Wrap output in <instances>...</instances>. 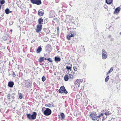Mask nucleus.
<instances>
[{"label":"nucleus","mask_w":121,"mask_h":121,"mask_svg":"<svg viewBox=\"0 0 121 121\" xmlns=\"http://www.w3.org/2000/svg\"><path fill=\"white\" fill-rule=\"evenodd\" d=\"M109 74V73H107V75H108V74Z\"/></svg>","instance_id":"4d7b16f0"},{"label":"nucleus","mask_w":121,"mask_h":121,"mask_svg":"<svg viewBox=\"0 0 121 121\" xmlns=\"http://www.w3.org/2000/svg\"><path fill=\"white\" fill-rule=\"evenodd\" d=\"M71 37H72L70 34L67 35L66 36L67 39L69 40L71 39Z\"/></svg>","instance_id":"a878e982"},{"label":"nucleus","mask_w":121,"mask_h":121,"mask_svg":"<svg viewBox=\"0 0 121 121\" xmlns=\"http://www.w3.org/2000/svg\"><path fill=\"white\" fill-rule=\"evenodd\" d=\"M31 2L33 4L39 5L42 3L41 0H30Z\"/></svg>","instance_id":"39448f33"},{"label":"nucleus","mask_w":121,"mask_h":121,"mask_svg":"<svg viewBox=\"0 0 121 121\" xmlns=\"http://www.w3.org/2000/svg\"><path fill=\"white\" fill-rule=\"evenodd\" d=\"M10 94H8L7 95V98L9 101H10Z\"/></svg>","instance_id":"7c9ffc66"},{"label":"nucleus","mask_w":121,"mask_h":121,"mask_svg":"<svg viewBox=\"0 0 121 121\" xmlns=\"http://www.w3.org/2000/svg\"><path fill=\"white\" fill-rule=\"evenodd\" d=\"M44 59H45V60H47V58H44Z\"/></svg>","instance_id":"5fc2aeb1"},{"label":"nucleus","mask_w":121,"mask_h":121,"mask_svg":"<svg viewBox=\"0 0 121 121\" xmlns=\"http://www.w3.org/2000/svg\"><path fill=\"white\" fill-rule=\"evenodd\" d=\"M108 73H109H109H110V72H109V71H108Z\"/></svg>","instance_id":"6e6d98bb"},{"label":"nucleus","mask_w":121,"mask_h":121,"mask_svg":"<svg viewBox=\"0 0 121 121\" xmlns=\"http://www.w3.org/2000/svg\"><path fill=\"white\" fill-rule=\"evenodd\" d=\"M121 8L120 7H119L117 8L115 11H114V13L116 14L118 13L121 10Z\"/></svg>","instance_id":"9d476101"},{"label":"nucleus","mask_w":121,"mask_h":121,"mask_svg":"<svg viewBox=\"0 0 121 121\" xmlns=\"http://www.w3.org/2000/svg\"><path fill=\"white\" fill-rule=\"evenodd\" d=\"M50 104L51 105H52V107H54V105L53 103H51Z\"/></svg>","instance_id":"de8ad7c7"},{"label":"nucleus","mask_w":121,"mask_h":121,"mask_svg":"<svg viewBox=\"0 0 121 121\" xmlns=\"http://www.w3.org/2000/svg\"><path fill=\"white\" fill-rule=\"evenodd\" d=\"M43 21V20L42 18H40L38 20V22L39 25H42Z\"/></svg>","instance_id":"6ab92c4d"},{"label":"nucleus","mask_w":121,"mask_h":121,"mask_svg":"<svg viewBox=\"0 0 121 121\" xmlns=\"http://www.w3.org/2000/svg\"><path fill=\"white\" fill-rule=\"evenodd\" d=\"M102 58L103 59H106L107 58V54L105 50L103 49L102 50Z\"/></svg>","instance_id":"0eeeda50"},{"label":"nucleus","mask_w":121,"mask_h":121,"mask_svg":"<svg viewBox=\"0 0 121 121\" xmlns=\"http://www.w3.org/2000/svg\"><path fill=\"white\" fill-rule=\"evenodd\" d=\"M76 32L73 31H71L70 34L72 37H74L76 35Z\"/></svg>","instance_id":"aec40b11"},{"label":"nucleus","mask_w":121,"mask_h":121,"mask_svg":"<svg viewBox=\"0 0 121 121\" xmlns=\"http://www.w3.org/2000/svg\"><path fill=\"white\" fill-rule=\"evenodd\" d=\"M103 112L106 116H109L111 114V113L109 111H108V110H104L103 111Z\"/></svg>","instance_id":"9b49d317"},{"label":"nucleus","mask_w":121,"mask_h":121,"mask_svg":"<svg viewBox=\"0 0 121 121\" xmlns=\"http://www.w3.org/2000/svg\"><path fill=\"white\" fill-rule=\"evenodd\" d=\"M5 12L6 14H8L9 13H12V11H10L9 9L7 8L5 10Z\"/></svg>","instance_id":"4be33fe9"},{"label":"nucleus","mask_w":121,"mask_h":121,"mask_svg":"<svg viewBox=\"0 0 121 121\" xmlns=\"http://www.w3.org/2000/svg\"><path fill=\"white\" fill-rule=\"evenodd\" d=\"M10 31H12V30H11Z\"/></svg>","instance_id":"13d9d810"},{"label":"nucleus","mask_w":121,"mask_h":121,"mask_svg":"<svg viewBox=\"0 0 121 121\" xmlns=\"http://www.w3.org/2000/svg\"><path fill=\"white\" fill-rule=\"evenodd\" d=\"M1 15V16H2V15Z\"/></svg>","instance_id":"052dcab7"},{"label":"nucleus","mask_w":121,"mask_h":121,"mask_svg":"<svg viewBox=\"0 0 121 121\" xmlns=\"http://www.w3.org/2000/svg\"><path fill=\"white\" fill-rule=\"evenodd\" d=\"M114 40V39L113 38H111L110 40L111 41H113Z\"/></svg>","instance_id":"8fccbe9b"},{"label":"nucleus","mask_w":121,"mask_h":121,"mask_svg":"<svg viewBox=\"0 0 121 121\" xmlns=\"http://www.w3.org/2000/svg\"><path fill=\"white\" fill-rule=\"evenodd\" d=\"M97 115V114L95 112L91 113L90 115L91 119L94 121L96 120Z\"/></svg>","instance_id":"423d86ee"},{"label":"nucleus","mask_w":121,"mask_h":121,"mask_svg":"<svg viewBox=\"0 0 121 121\" xmlns=\"http://www.w3.org/2000/svg\"><path fill=\"white\" fill-rule=\"evenodd\" d=\"M73 68L74 70V71H76V69L77 68L76 67H74Z\"/></svg>","instance_id":"c03bdc74"},{"label":"nucleus","mask_w":121,"mask_h":121,"mask_svg":"<svg viewBox=\"0 0 121 121\" xmlns=\"http://www.w3.org/2000/svg\"><path fill=\"white\" fill-rule=\"evenodd\" d=\"M42 48L40 46H39L36 52L37 53H40L42 51Z\"/></svg>","instance_id":"dca6fc26"},{"label":"nucleus","mask_w":121,"mask_h":121,"mask_svg":"<svg viewBox=\"0 0 121 121\" xmlns=\"http://www.w3.org/2000/svg\"><path fill=\"white\" fill-rule=\"evenodd\" d=\"M47 60H48L49 61V62H52V60L51 59V58H48L47 59Z\"/></svg>","instance_id":"58836bf2"},{"label":"nucleus","mask_w":121,"mask_h":121,"mask_svg":"<svg viewBox=\"0 0 121 121\" xmlns=\"http://www.w3.org/2000/svg\"><path fill=\"white\" fill-rule=\"evenodd\" d=\"M104 7L105 8V9H107V5H104Z\"/></svg>","instance_id":"a18cd8bd"},{"label":"nucleus","mask_w":121,"mask_h":121,"mask_svg":"<svg viewBox=\"0 0 121 121\" xmlns=\"http://www.w3.org/2000/svg\"><path fill=\"white\" fill-rule=\"evenodd\" d=\"M37 29L36 30V31L37 33H38L41 31L42 28V25H37Z\"/></svg>","instance_id":"6e6552de"},{"label":"nucleus","mask_w":121,"mask_h":121,"mask_svg":"<svg viewBox=\"0 0 121 121\" xmlns=\"http://www.w3.org/2000/svg\"><path fill=\"white\" fill-rule=\"evenodd\" d=\"M60 115L61 117V119H63L65 118V115L63 113H61L60 114Z\"/></svg>","instance_id":"cd10ccee"},{"label":"nucleus","mask_w":121,"mask_h":121,"mask_svg":"<svg viewBox=\"0 0 121 121\" xmlns=\"http://www.w3.org/2000/svg\"><path fill=\"white\" fill-rule=\"evenodd\" d=\"M107 117L106 116L105 117H103V118L102 119V121H103V120H105V119H106L107 118Z\"/></svg>","instance_id":"37998d69"},{"label":"nucleus","mask_w":121,"mask_h":121,"mask_svg":"<svg viewBox=\"0 0 121 121\" xmlns=\"http://www.w3.org/2000/svg\"><path fill=\"white\" fill-rule=\"evenodd\" d=\"M26 115L27 118L29 120H33L36 118L37 113L35 112H33L32 115L28 113L26 114Z\"/></svg>","instance_id":"f257e3e1"},{"label":"nucleus","mask_w":121,"mask_h":121,"mask_svg":"<svg viewBox=\"0 0 121 121\" xmlns=\"http://www.w3.org/2000/svg\"><path fill=\"white\" fill-rule=\"evenodd\" d=\"M13 23H14V22L13 21H11L9 22V24L10 25H11L13 24Z\"/></svg>","instance_id":"4c0bfd02"},{"label":"nucleus","mask_w":121,"mask_h":121,"mask_svg":"<svg viewBox=\"0 0 121 121\" xmlns=\"http://www.w3.org/2000/svg\"><path fill=\"white\" fill-rule=\"evenodd\" d=\"M5 1L4 0H0V4L2 5L5 3Z\"/></svg>","instance_id":"c756f323"},{"label":"nucleus","mask_w":121,"mask_h":121,"mask_svg":"<svg viewBox=\"0 0 121 121\" xmlns=\"http://www.w3.org/2000/svg\"><path fill=\"white\" fill-rule=\"evenodd\" d=\"M109 30L111 31H112L113 30V28L111 26H110L109 28Z\"/></svg>","instance_id":"2f4dec72"},{"label":"nucleus","mask_w":121,"mask_h":121,"mask_svg":"<svg viewBox=\"0 0 121 121\" xmlns=\"http://www.w3.org/2000/svg\"><path fill=\"white\" fill-rule=\"evenodd\" d=\"M66 19L68 22L73 23L74 22V20L73 18V17L70 15H68L66 16Z\"/></svg>","instance_id":"20e7f679"},{"label":"nucleus","mask_w":121,"mask_h":121,"mask_svg":"<svg viewBox=\"0 0 121 121\" xmlns=\"http://www.w3.org/2000/svg\"><path fill=\"white\" fill-rule=\"evenodd\" d=\"M46 109V110L43 111V109L42 110V111L43 112L44 114L46 116H48L50 115L52 113V111L49 108H46L45 107H43V108Z\"/></svg>","instance_id":"f03ea898"},{"label":"nucleus","mask_w":121,"mask_h":121,"mask_svg":"<svg viewBox=\"0 0 121 121\" xmlns=\"http://www.w3.org/2000/svg\"><path fill=\"white\" fill-rule=\"evenodd\" d=\"M113 70V68L112 67H111L109 70L108 71H109L110 72H112Z\"/></svg>","instance_id":"ea45409f"},{"label":"nucleus","mask_w":121,"mask_h":121,"mask_svg":"<svg viewBox=\"0 0 121 121\" xmlns=\"http://www.w3.org/2000/svg\"><path fill=\"white\" fill-rule=\"evenodd\" d=\"M104 114V113H101L100 114V115H99L101 117H102V116H103Z\"/></svg>","instance_id":"49530a36"},{"label":"nucleus","mask_w":121,"mask_h":121,"mask_svg":"<svg viewBox=\"0 0 121 121\" xmlns=\"http://www.w3.org/2000/svg\"><path fill=\"white\" fill-rule=\"evenodd\" d=\"M109 78V76H107V77L105 78V81L106 82H107Z\"/></svg>","instance_id":"c85d7f7f"},{"label":"nucleus","mask_w":121,"mask_h":121,"mask_svg":"<svg viewBox=\"0 0 121 121\" xmlns=\"http://www.w3.org/2000/svg\"><path fill=\"white\" fill-rule=\"evenodd\" d=\"M66 69L68 70H70V71L72 70V65H70V66L67 65L66 67Z\"/></svg>","instance_id":"412c9836"},{"label":"nucleus","mask_w":121,"mask_h":121,"mask_svg":"<svg viewBox=\"0 0 121 121\" xmlns=\"http://www.w3.org/2000/svg\"><path fill=\"white\" fill-rule=\"evenodd\" d=\"M68 74L69 76V77L71 79L73 78V76L72 74H70L69 73H68Z\"/></svg>","instance_id":"72a5a7b5"},{"label":"nucleus","mask_w":121,"mask_h":121,"mask_svg":"<svg viewBox=\"0 0 121 121\" xmlns=\"http://www.w3.org/2000/svg\"><path fill=\"white\" fill-rule=\"evenodd\" d=\"M101 117L99 115L98 116H97L96 117V120H97V121H99L100 120L99 119H100L101 120Z\"/></svg>","instance_id":"393cba45"},{"label":"nucleus","mask_w":121,"mask_h":121,"mask_svg":"<svg viewBox=\"0 0 121 121\" xmlns=\"http://www.w3.org/2000/svg\"><path fill=\"white\" fill-rule=\"evenodd\" d=\"M111 37V35H109L108 36V38H110V37Z\"/></svg>","instance_id":"603ef678"},{"label":"nucleus","mask_w":121,"mask_h":121,"mask_svg":"<svg viewBox=\"0 0 121 121\" xmlns=\"http://www.w3.org/2000/svg\"><path fill=\"white\" fill-rule=\"evenodd\" d=\"M44 59V57H40L39 59V60L40 62H42L43 61Z\"/></svg>","instance_id":"b1692460"},{"label":"nucleus","mask_w":121,"mask_h":121,"mask_svg":"<svg viewBox=\"0 0 121 121\" xmlns=\"http://www.w3.org/2000/svg\"><path fill=\"white\" fill-rule=\"evenodd\" d=\"M46 38H47V39H46V40L45 41H48V38L47 37H46Z\"/></svg>","instance_id":"3c124183"},{"label":"nucleus","mask_w":121,"mask_h":121,"mask_svg":"<svg viewBox=\"0 0 121 121\" xmlns=\"http://www.w3.org/2000/svg\"><path fill=\"white\" fill-rule=\"evenodd\" d=\"M61 60V58L59 56H55L54 58L55 61L56 62H59Z\"/></svg>","instance_id":"4468645a"},{"label":"nucleus","mask_w":121,"mask_h":121,"mask_svg":"<svg viewBox=\"0 0 121 121\" xmlns=\"http://www.w3.org/2000/svg\"><path fill=\"white\" fill-rule=\"evenodd\" d=\"M46 79V78L44 76H43L42 78V80L43 82Z\"/></svg>","instance_id":"473e14b6"},{"label":"nucleus","mask_w":121,"mask_h":121,"mask_svg":"<svg viewBox=\"0 0 121 121\" xmlns=\"http://www.w3.org/2000/svg\"><path fill=\"white\" fill-rule=\"evenodd\" d=\"M120 35H121V32H120Z\"/></svg>","instance_id":"bf43d9fd"},{"label":"nucleus","mask_w":121,"mask_h":121,"mask_svg":"<svg viewBox=\"0 0 121 121\" xmlns=\"http://www.w3.org/2000/svg\"><path fill=\"white\" fill-rule=\"evenodd\" d=\"M76 97L77 98L79 99L80 98V96L78 95H77L76 96Z\"/></svg>","instance_id":"a19ab883"},{"label":"nucleus","mask_w":121,"mask_h":121,"mask_svg":"<svg viewBox=\"0 0 121 121\" xmlns=\"http://www.w3.org/2000/svg\"><path fill=\"white\" fill-rule=\"evenodd\" d=\"M44 11L43 10L40 9L38 11V14L40 16H43L44 14Z\"/></svg>","instance_id":"f8f14e48"},{"label":"nucleus","mask_w":121,"mask_h":121,"mask_svg":"<svg viewBox=\"0 0 121 121\" xmlns=\"http://www.w3.org/2000/svg\"><path fill=\"white\" fill-rule=\"evenodd\" d=\"M1 6L0 5V9H1Z\"/></svg>","instance_id":"864d4df0"},{"label":"nucleus","mask_w":121,"mask_h":121,"mask_svg":"<svg viewBox=\"0 0 121 121\" xmlns=\"http://www.w3.org/2000/svg\"><path fill=\"white\" fill-rule=\"evenodd\" d=\"M51 106V105L50 103H48L47 104H46L45 105V106L46 107H50Z\"/></svg>","instance_id":"c9c22d12"},{"label":"nucleus","mask_w":121,"mask_h":121,"mask_svg":"<svg viewBox=\"0 0 121 121\" xmlns=\"http://www.w3.org/2000/svg\"><path fill=\"white\" fill-rule=\"evenodd\" d=\"M9 35H6L4 36L3 37V39L4 41H6L8 38Z\"/></svg>","instance_id":"5701e85b"},{"label":"nucleus","mask_w":121,"mask_h":121,"mask_svg":"<svg viewBox=\"0 0 121 121\" xmlns=\"http://www.w3.org/2000/svg\"><path fill=\"white\" fill-rule=\"evenodd\" d=\"M83 80L82 79H78L76 80L74 84L75 85H78V87H79L80 86V83H81L83 81Z\"/></svg>","instance_id":"1a4fd4ad"},{"label":"nucleus","mask_w":121,"mask_h":121,"mask_svg":"<svg viewBox=\"0 0 121 121\" xmlns=\"http://www.w3.org/2000/svg\"><path fill=\"white\" fill-rule=\"evenodd\" d=\"M26 82L25 84L26 86H27L28 87L29 86H31V84L29 80H26Z\"/></svg>","instance_id":"ddd939ff"},{"label":"nucleus","mask_w":121,"mask_h":121,"mask_svg":"<svg viewBox=\"0 0 121 121\" xmlns=\"http://www.w3.org/2000/svg\"><path fill=\"white\" fill-rule=\"evenodd\" d=\"M113 0H105L106 3L108 4H111L112 3Z\"/></svg>","instance_id":"f3484780"},{"label":"nucleus","mask_w":121,"mask_h":121,"mask_svg":"<svg viewBox=\"0 0 121 121\" xmlns=\"http://www.w3.org/2000/svg\"><path fill=\"white\" fill-rule=\"evenodd\" d=\"M86 65L85 64H84L83 66V69H85L86 67Z\"/></svg>","instance_id":"e433bc0d"},{"label":"nucleus","mask_w":121,"mask_h":121,"mask_svg":"<svg viewBox=\"0 0 121 121\" xmlns=\"http://www.w3.org/2000/svg\"><path fill=\"white\" fill-rule=\"evenodd\" d=\"M11 41H10V42Z\"/></svg>","instance_id":"680f3d73"},{"label":"nucleus","mask_w":121,"mask_h":121,"mask_svg":"<svg viewBox=\"0 0 121 121\" xmlns=\"http://www.w3.org/2000/svg\"><path fill=\"white\" fill-rule=\"evenodd\" d=\"M58 92L59 93L67 94L68 92L66 90L64 86H61L60 89L58 90Z\"/></svg>","instance_id":"7ed1b4c3"},{"label":"nucleus","mask_w":121,"mask_h":121,"mask_svg":"<svg viewBox=\"0 0 121 121\" xmlns=\"http://www.w3.org/2000/svg\"><path fill=\"white\" fill-rule=\"evenodd\" d=\"M13 74H12L13 76V77H15L16 76V75L15 74V73L13 71Z\"/></svg>","instance_id":"79ce46f5"},{"label":"nucleus","mask_w":121,"mask_h":121,"mask_svg":"<svg viewBox=\"0 0 121 121\" xmlns=\"http://www.w3.org/2000/svg\"><path fill=\"white\" fill-rule=\"evenodd\" d=\"M14 85V83L13 82L10 81L8 82V86L11 88H12L13 87Z\"/></svg>","instance_id":"2eb2a0df"},{"label":"nucleus","mask_w":121,"mask_h":121,"mask_svg":"<svg viewBox=\"0 0 121 121\" xmlns=\"http://www.w3.org/2000/svg\"><path fill=\"white\" fill-rule=\"evenodd\" d=\"M19 98L20 99H22V94L21 93H19Z\"/></svg>","instance_id":"f704fd0d"},{"label":"nucleus","mask_w":121,"mask_h":121,"mask_svg":"<svg viewBox=\"0 0 121 121\" xmlns=\"http://www.w3.org/2000/svg\"><path fill=\"white\" fill-rule=\"evenodd\" d=\"M57 32H59V27H57Z\"/></svg>","instance_id":"09e8293b"},{"label":"nucleus","mask_w":121,"mask_h":121,"mask_svg":"<svg viewBox=\"0 0 121 121\" xmlns=\"http://www.w3.org/2000/svg\"><path fill=\"white\" fill-rule=\"evenodd\" d=\"M61 20L62 22V23L63 22H65V21H66L65 19L64 18V17L63 16H61Z\"/></svg>","instance_id":"bb28decb"},{"label":"nucleus","mask_w":121,"mask_h":121,"mask_svg":"<svg viewBox=\"0 0 121 121\" xmlns=\"http://www.w3.org/2000/svg\"><path fill=\"white\" fill-rule=\"evenodd\" d=\"M64 79L65 81H67L69 79V77L68 73L65 75L64 77Z\"/></svg>","instance_id":"a211bd4d"}]
</instances>
